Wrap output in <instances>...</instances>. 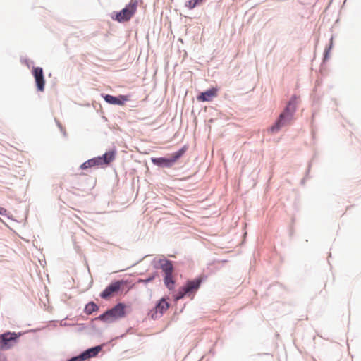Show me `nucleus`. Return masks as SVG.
I'll return each instance as SVG.
<instances>
[{"label":"nucleus","mask_w":361,"mask_h":361,"mask_svg":"<svg viewBox=\"0 0 361 361\" xmlns=\"http://www.w3.org/2000/svg\"><path fill=\"white\" fill-rule=\"evenodd\" d=\"M298 97L293 95L289 102L288 103L284 111L280 114L279 119L276 121L269 129V130L274 133L278 132L282 127L288 124L293 119V114L296 109V104Z\"/></svg>","instance_id":"f257e3e1"},{"label":"nucleus","mask_w":361,"mask_h":361,"mask_svg":"<svg viewBox=\"0 0 361 361\" xmlns=\"http://www.w3.org/2000/svg\"><path fill=\"white\" fill-rule=\"evenodd\" d=\"M126 305L118 302L112 308L108 309L104 313L97 317L99 321L105 323H111L126 317Z\"/></svg>","instance_id":"f03ea898"},{"label":"nucleus","mask_w":361,"mask_h":361,"mask_svg":"<svg viewBox=\"0 0 361 361\" xmlns=\"http://www.w3.org/2000/svg\"><path fill=\"white\" fill-rule=\"evenodd\" d=\"M185 152V148L183 147L177 152L173 153L168 157H152L151 159L154 165L161 168H168L171 166Z\"/></svg>","instance_id":"7ed1b4c3"},{"label":"nucleus","mask_w":361,"mask_h":361,"mask_svg":"<svg viewBox=\"0 0 361 361\" xmlns=\"http://www.w3.org/2000/svg\"><path fill=\"white\" fill-rule=\"evenodd\" d=\"M137 6V1L131 0L125 8L116 13L115 20L120 23L129 20L136 12Z\"/></svg>","instance_id":"20e7f679"},{"label":"nucleus","mask_w":361,"mask_h":361,"mask_svg":"<svg viewBox=\"0 0 361 361\" xmlns=\"http://www.w3.org/2000/svg\"><path fill=\"white\" fill-rule=\"evenodd\" d=\"M20 333L7 331L0 335V350H8L16 342Z\"/></svg>","instance_id":"39448f33"},{"label":"nucleus","mask_w":361,"mask_h":361,"mask_svg":"<svg viewBox=\"0 0 361 361\" xmlns=\"http://www.w3.org/2000/svg\"><path fill=\"white\" fill-rule=\"evenodd\" d=\"M170 307V304L165 298H161L155 305V307L149 313L152 319H157L161 317L164 312Z\"/></svg>","instance_id":"423d86ee"},{"label":"nucleus","mask_w":361,"mask_h":361,"mask_svg":"<svg viewBox=\"0 0 361 361\" xmlns=\"http://www.w3.org/2000/svg\"><path fill=\"white\" fill-rule=\"evenodd\" d=\"M127 283V281L125 280H118L111 283L109 286H107L104 290L100 293L99 296L102 299L109 298L112 294L117 293L121 288L123 285H126Z\"/></svg>","instance_id":"0eeeda50"},{"label":"nucleus","mask_w":361,"mask_h":361,"mask_svg":"<svg viewBox=\"0 0 361 361\" xmlns=\"http://www.w3.org/2000/svg\"><path fill=\"white\" fill-rule=\"evenodd\" d=\"M33 75L35 79L36 85L39 91H44V78L43 75V70L40 67H36L33 69Z\"/></svg>","instance_id":"6e6552de"},{"label":"nucleus","mask_w":361,"mask_h":361,"mask_svg":"<svg viewBox=\"0 0 361 361\" xmlns=\"http://www.w3.org/2000/svg\"><path fill=\"white\" fill-rule=\"evenodd\" d=\"M202 279L200 276L194 280L188 281L183 286L185 290H187L188 295H190L191 294H193L197 291L202 283Z\"/></svg>","instance_id":"1a4fd4ad"},{"label":"nucleus","mask_w":361,"mask_h":361,"mask_svg":"<svg viewBox=\"0 0 361 361\" xmlns=\"http://www.w3.org/2000/svg\"><path fill=\"white\" fill-rule=\"evenodd\" d=\"M102 97L107 103L111 104L123 105L127 101L126 97L123 95L116 97L110 94H105Z\"/></svg>","instance_id":"9d476101"},{"label":"nucleus","mask_w":361,"mask_h":361,"mask_svg":"<svg viewBox=\"0 0 361 361\" xmlns=\"http://www.w3.org/2000/svg\"><path fill=\"white\" fill-rule=\"evenodd\" d=\"M103 346L104 344L98 345L84 350L82 353L85 356V360L97 357V355L102 351Z\"/></svg>","instance_id":"9b49d317"},{"label":"nucleus","mask_w":361,"mask_h":361,"mask_svg":"<svg viewBox=\"0 0 361 361\" xmlns=\"http://www.w3.org/2000/svg\"><path fill=\"white\" fill-rule=\"evenodd\" d=\"M115 159V153L114 152H108L104 153L102 156L96 157L97 161L99 165L108 164Z\"/></svg>","instance_id":"f8f14e48"},{"label":"nucleus","mask_w":361,"mask_h":361,"mask_svg":"<svg viewBox=\"0 0 361 361\" xmlns=\"http://www.w3.org/2000/svg\"><path fill=\"white\" fill-rule=\"evenodd\" d=\"M160 267L165 274H172L173 266L172 262L168 259H159Z\"/></svg>","instance_id":"ddd939ff"},{"label":"nucleus","mask_w":361,"mask_h":361,"mask_svg":"<svg viewBox=\"0 0 361 361\" xmlns=\"http://www.w3.org/2000/svg\"><path fill=\"white\" fill-rule=\"evenodd\" d=\"M99 309V305L93 301L85 305L83 312L87 315H90L94 312H97Z\"/></svg>","instance_id":"4468645a"},{"label":"nucleus","mask_w":361,"mask_h":361,"mask_svg":"<svg viewBox=\"0 0 361 361\" xmlns=\"http://www.w3.org/2000/svg\"><path fill=\"white\" fill-rule=\"evenodd\" d=\"M164 283L166 287L169 290H173L175 288V280L172 274H165L164 277Z\"/></svg>","instance_id":"2eb2a0df"},{"label":"nucleus","mask_w":361,"mask_h":361,"mask_svg":"<svg viewBox=\"0 0 361 361\" xmlns=\"http://www.w3.org/2000/svg\"><path fill=\"white\" fill-rule=\"evenodd\" d=\"M99 166V164L97 161L96 157L90 159L85 162H84L82 164L80 165V169L82 170H86L87 169H91L94 166Z\"/></svg>","instance_id":"dca6fc26"},{"label":"nucleus","mask_w":361,"mask_h":361,"mask_svg":"<svg viewBox=\"0 0 361 361\" xmlns=\"http://www.w3.org/2000/svg\"><path fill=\"white\" fill-rule=\"evenodd\" d=\"M218 89L213 87L206 92H204V101H210L212 98L216 97Z\"/></svg>","instance_id":"f3484780"},{"label":"nucleus","mask_w":361,"mask_h":361,"mask_svg":"<svg viewBox=\"0 0 361 361\" xmlns=\"http://www.w3.org/2000/svg\"><path fill=\"white\" fill-rule=\"evenodd\" d=\"M158 276L157 272H154L148 276L146 279H138L137 283H143L147 284L149 282H152L155 278Z\"/></svg>","instance_id":"a211bd4d"},{"label":"nucleus","mask_w":361,"mask_h":361,"mask_svg":"<svg viewBox=\"0 0 361 361\" xmlns=\"http://www.w3.org/2000/svg\"><path fill=\"white\" fill-rule=\"evenodd\" d=\"M185 295H188L187 290L183 286L178 288L177 293L174 296L175 300L178 301L183 299Z\"/></svg>","instance_id":"6ab92c4d"},{"label":"nucleus","mask_w":361,"mask_h":361,"mask_svg":"<svg viewBox=\"0 0 361 361\" xmlns=\"http://www.w3.org/2000/svg\"><path fill=\"white\" fill-rule=\"evenodd\" d=\"M86 360L82 352L78 355L73 356L68 359L67 361H85Z\"/></svg>","instance_id":"aec40b11"},{"label":"nucleus","mask_w":361,"mask_h":361,"mask_svg":"<svg viewBox=\"0 0 361 361\" xmlns=\"http://www.w3.org/2000/svg\"><path fill=\"white\" fill-rule=\"evenodd\" d=\"M0 214L2 215V216H7L8 219L10 218L8 216V214H7V210L4 208V207H0Z\"/></svg>","instance_id":"412c9836"},{"label":"nucleus","mask_w":361,"mask_h":361,"mask_svg":"<svg viewBox=\"0 0 361 361\" xmlns=\"http://www.w3.org/2000/svg\"><path fill=\"white\" fill-rule=\"evenodd\" d=\"M185 6L189 7L190 8H195V6H192V0H189L186 3H185Z\"/></svg>","instance_id":"4be33fe9"},{"label":"nucleus","mask_w":361,"mask_h":361,"mask_svg":"<svg viewBox=\"0 0 361 361\" xmlns=\"http://www.w3.org/2000/svg\"><path fill=\"white\" fill-rule=\"evenodd\" d=\"M96 320H99V319H97V317H95V318L92 319L91 320V322H90V326L92 327V329H95L94 322H95Z\"/></svg>","instance_id":"5701e85b"},{"label":"nucleus","mask_w":361,"mask_h":361,"mask_svg":"<svg viewBox=\"0 0 361 361\" xmlns=\"http://www.w3.org/2000/svg\"><path fill=\"white\" fill-rule=\"evenodd\" d=\"M203 97H204V95H203V92H200L197 95V100H199L200 102H203Z\"/></svg>","instance_id":"b1692460"},{"label":"nucleus","mask_w":361,"mask_h":361,"mask_svg":"<svg viewBox=\"0 0 361 361\" xmlns=\"http://www.w3.org/2000/svg\"><path fill=\"white\" fill-rule=\"evenodd\" d=\"M203 0H192V6H196L198 4L201 3Z\"/></svg>","instance_id":"393cba45"},{"label":"nucleus","mask_w":361,"mask_h":361,"mask_svg":"<svg viewBox=\"0 0 361 361\" xmlns=\"http://www.w3.org/2000/svg\"><path fill=\"white\" fill-rule=\"evenodd\" d=\"M56 123H57V126L60 128L61 131L63 132V134L65 135V132L63 131V129L62 126L61 125V123L59 122H58V121H56Z\"/></svg>","instance_id":"a878e982"},{"label":"nucleus","mask_w":361,"mask_h":361,"mask_svg":"<svg viewBox=\"0 0 361 361\" xmlns=\"http://www.w3.org/2000/svg\"><path fill=\"white\" fill-rule=\"evenodd\" d=\"M75 184L78 185V186H80V187H82V184L85 183V182H79V181H77V182H75Z\"/></svg>","instance_id":"bb28decb"},{"label":"nucleus","mask_w":361,"mask_h":361,"mask_svg":"<svg viewBox=\"0 0 361 361\" xmlns=\"http://www.w3.org/2000/svg\"><path fill=\"white\" fill-rule=\"evenodd\" d=\"M94 183H93L92 182H91V184H90V187H89L88 190H90V188H94Z\"/></svg>","instance_id":"cd10ccee"}]
</instances>
